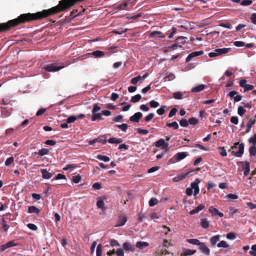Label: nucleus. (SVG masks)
Masks as SVG:
<instances>
[{"label": "nucleus", "instance_id": "nucleus-1", "mask_svg": "<svg viewBox=\"0 0 256 256\" xmlns=\"http://www.w3.org/2000/svg\"><path fill=\"white\" fill-rule=\"evenodd\" d=\"M82 0H62L59 2L58 4V12L63 11L74 6L76 2L82 1Z\"/></svg>", "mask_w": 256, "mask_h": 256}, {"label": "nucleus", "instance_id": "nucleus-2", "mask_svg": "<svg viewBox=\"0 0 256 256\" xmlns=\"http://www.w3.org/2000/svg\"><path fill=\"white\" fill-rule=\"evenodd\" d=\"M188 154L186 152H180L176 153L173 157L170 159L169 162L170 164H175L184 158H185Z\"/></svg>", "mask_w": 256, "mask_h": 256}, {"label": "nucleus", "instance_id": "nucleus-3", "mask_svg": "<svg viewBox=\"0 0 256 256\" xmlns=\"http://www.w3.org/2000/svg\"><path fill=\"white\" fill-rule=\"evenodd\" d=\"M230 50V48H216L213 52H209L208 55L210 58L216 57L222 54L228 53Z\"/></svg>", "mask_w": 256, "mask_h": 256}, {"label": "nucleus", "instance_id": "nucleus-4", "mask_svg": "<svg viewBox=\"0 0 256 256\" xmlns=\"http://www.w3.org/2000/svg\"><path fill=\"white\" fill-rule=\"evenodd\" d=\"M64 68V66H58L57 64L53 63L47 64L44 67V70L46 72H56L62 68Z\"/></svg>", "mask_w": 256, "mask_h": 256}, {"label": "nucleus", "instance_id": "nucleus-5", "mask_svg": "<svg viewBox=\"0 0 256 256\" xmlns=\"http://www.w3.org/2000/svg\"><path fill=\"white\" fill-rule=\"evenodd\" d=\"M244 152V144L240 143L238 146V150L237 152L232 151V154L233 156L240 158L242 157Z\"/></svg>", "mask_w": 256, "mask_h": 256}, {"label": "nucleus", "instance_id": "nucleus-6", "mask_svg": "<svg viewBox=\"0 0 256 256\" xmlns=\"http://www.w3.org/2000/svg\"><path fill=\"white\" fill-rule=\"evenodd\" d=\"M155 146L157 148L162 147L163 149L167 150L168 144L166 142L163 138H160L155 143Z\"/></svg>", "mask_w": 256, "mask_h": 256}, {"label": "nucleus", "instance_id": "nucleus-7", "mask_svg": "<svg viewBox=\"0 0 256 256\" xmlns=\"http://www.w3.org/2000/svg\"><path fill=\"white\" fill-rule=\"evenodd\" d=\"M240 164H242V168L244 170V174L245 176L248 175L250 171V162L246 161L245 162H241Z\"/></svg>", "mask_w": 256, "mask_h": 256}, {"label": "nucleus", "instance_id": "nucleus-8", "mask_svg": "<svg viewBox=\"0 0 256 256\" xmlns=\"http://www.w3.org/2000/svg\"><path fill=\"white\" fill-rule=\"evenodd\" d=\"M132 3V0H129L128 2H125L124 4L118 5L117 8L120 10H129L128 6L130 4L131 5V8H132L134 4Z\"/></svg>", "mask_w": 256, "mask_h": 256}, {"label": "nucleus", "instance_id": "nucleus-9", "mask_svg": "<svg viewBox=\"0 0 256 256\" xmlns=\"http://www.w3.org/2000/svg\"><path fill=\"white\" fill-rule=\"evenodd\" d=\"M199 250L202 254L206 256H208L210 254V250L206 246L204 242H200L199 244Z\"/></svg>", "mask_w": 256, "mask_h": 256}, {"label": "nucleus", "instance_id": "nucleus-10", "mask_svg": "<svg viewBox=\"0 0 256 256\" xmlns=\"http://www.w3.org/2000/svg\"><path fill=\"white\" fill-rule=\"evenodd\" d=\"M203 54L204 52L202 50L192 52L186 58V62H188L190 61L193 58L202 55Z\"/></svg>", "mask_w": 256, "mask_h": 256}, {"label": "nucleus", "instance_id": "nucleus-11", "mask_svg": "<svg viewBox=\"0 0 256 256\" xmlns=\"http://www.w3.org/2000/svg\"><path fill=\"white\" fill-rule=\"evenodd\" d=\"M194 170H190V172H188L186 173L182 174L180 175L177 176L175 177H174L172 179L173 182H178L181 180H184V178H186V177L188 176V174L190 172H192Z\"/></svg>", "mask_w": 256, "mask_h": 256}, {"label": "nucleus", "instance_id": "nucleus-12", "mask_svg": "<svg viewBox=\"0 0 256 256\" xmlns=\"http://www.w3.org/2000/svg\"><path fill=\"white\" fill-rule=\"evenodd\" d=\"M142 116V112H137L130 118V120L132 122H138Z\"/></svg>", "mask_w": 256, "mask_h": 256}, {"label": "nucleus", "instance_id": "nucleus-13", "mask_svg": "<svg viewBox=\"0 0 256 256\" xmlns=\"http://www.w3.org/2000/svg\"><path fill=\"white\" fill-rule=\"evenodd\" d=\"M88 54L95 58H102L104 56L105 54L101 50H96L92 52L88 53Z\"/></svg>", "mask_w": 256, "mask_h": 256}, {"label": "nucleus", "instance_id": "nucleus-14", "mask_svg": "<svg viewBox=\"0 0 256 256\" xmlns=\"http://www.w3.org/2000/svg\"><path fill=\"white\" fill-rule=\"evenodd\" d=\"M200 226L204 229H207L210 226V221L207 218L200 219Z\"/></svg>", "mask_w": 256, "mask_h": 256}, {"label": "nucleus", "instance_id": "nucleus-15", "mask_svg": "<svg viewBox=\"0 0 256 256\" xmlns=\"http://www.w3.org/2000/svg\"><path fill=\"white\" fill-rule=\"evenodd\" d=\"M17 246L14 241H10L4 244H2L0 246V250L2 251L6 250V248Z\"/></svg>", "mask_w": 256, "mask_h": 256}, {"label": "nucleus", "instance_id": "nucleus-16", "mask_svg": "<svg viewBox=\"0 0 256 256\" xmlns=\"http://www.w3.org/2000/svg\"><path fill=\"white\" fill-rule=\"evenodd\" d=\"M122 248L126 251L134 252L135 248L132 244L128 242H124L122 244Z\"/></svg>", "mask_w": 256, "mask_h": 256}, {"label": "nucleus", "instance_id": "nucleus-17", "mask_svg": "<svg viewBox=\"0 0 256 256\" xmlns=\"http://www.w3.org/2000/svg\"><path fill=\"white\" fill-rule=\"evenodd\" d=\"M40 171L44 179H49L52 176V174L49 172L46 169H40Z\"/></svg>", "mask_w": 256, "mask_h": 256}, {"label": "nucleus", "instance_id": "nucleus-18", "mask_svg": "<svg viewBox=\"0 0 256 256\" xmlns=\"http://www.w3.org/2000/svg\"><path fill=\"white\" fill-rule=\"evenodd\" d=\"M127 221L126 217L124 216H120L118 220L116 226H122L125 224Z\"/></svg>", "mask_w": 256, "mask_h": 256}, {"label": "nucleus", "instance_id": "nucleus-19", "mask_svg": "<svg viewBox=\"0 0 256 256\" xmlns=\"http://www.w3.org/2000/svg\"><path fill=\"white\" fill-rule=\"evenodd\" d=\"M220 236L216 235L210 239V242L212 246H214L220 240Z\"/></svg>", "mask_w": 256, "mask_h": 256}, {"label": "nucleus", "instance_id": "nucleus-20", "mask_svg": "<svg viewBox=\"0 0 256 256\" xmlns=\"http://www.w3.org/2000/svg\"><path fill=\"white\" fill-rule=\"evenodd\" d=\"M93 116H92L91 120L94 122L96 120H102L104 118L102 117V113H95L93 114Z\"/></svg>", "mask_w": 256, "mask_h": 256}, {"label": "nucleus", "instance_id": "nucleus-21", "mask_svg": "<svg viewBox=\"0 0 256 256\" xmlns=\"http://www.w3.org/2000/svg\"><path fill=\"white\" fill-rule=\"evenodd\" d=\"M186 39H187V38L183 36H179L176 39V44H178V47H182L184 44L185 41L184 40Z\"/></svg>", "mask_w": 256, "mask_h": 256}, {"label": "nucleus", "instance_id": "nucleus-22", "mask_svg": "<svg viewBox=\"0 0 256 256\" xmlns=\"http://www.w3.org/2000/svg\"><path fill=\"white\" fill-rule=\"evenodd\" d=\"M136 247L142 249L148 246V244L147 242L138 241L136 243Z\"/></svg>", "mask_w": 256, "mask_h": 256}, {"label": "nucleus", "instance_id": "nucleus-23", "mask_svg": "<svg viewBox=\"0 0 256 256\" xmlns=\"http://www.w3.org/2000/svg\"><path fill=\"white\" fill-rule=\"evenodd\" d=\"M204 88L205 86L204 84H200L196 87L193 88L192 89L191 92H200L203 90L204 89Z\"/></svg>", "mask_w": 256, "mask_h": 256}, {"label": "nucleus", "instance_id": "nucleus-24", "mask_svg": "<svg viewBox=\"0 0 256 256\" xmlns=\"http://www.w3.org/2000/svg\"><path fill=\"white\" fill-rule=\"evenodd\" d=\"M108 142L111 144H118L122 142V140L121 138H112L108 140Z\"/></svg>", "mask_w": 256, "mask_h": 256}, {"label": "nucleus", "instance_id": "nucleus-25", "mask_svg": "<svg viewBox=\"0 0 256 256\" xmlns=\"http://www.w3.org/2000/svg\"><path fill=\"white\" fill-rule=\"evenodd\" d=\"M156 34H160V38H164L167 35V32L166 34H162L160 31H153L150 32V36L153 38Z\"/></svg>", "mask_w": 256, "mask_h": 256}, {"label": "nucleus", "instance_id": "nucleus-26", "mask_svg": "<svg viewBox=\"0 0 256 256\" xmlns=\"http://www.w3.org/2000/svg\"><path fill=\"white\" fill-rule=\"evenodd\" d=\"M40 210L35 206H30L28 208V212L30 214H38L40 212Z\"/></svg>", "mask_w": 256, "mask_h": 256}, {"label": "nucleus", "instance_id": "nucleus-27", "mask_svg": "<svg viewBox=\"0 0 256 256\" xmlns=\"http://www.w3.org/2000/svg\"><path fill=\"white\" fill-rule=\"evenodd\" d=\"M200 180L199 178H196L193 182L190 184L191 188L193 190L198 188H199L198 184L200 183Z\"/></svg>", "mask_w": 256, "mask_h": 256}, {"label": "nucleus", "instance_id": "nucleus-28", "mask_svg": "<svg viewBox=\"0 0 256 256\" xmlns=\"http://www.w3.org/2000/svg\"><path fill=\"white\" fill-rule=\"evenodd\" d=\"M96 158L100 160L104 161V162H108L110 160V158L109 157H108L106 156H104L101 154H98L96 156Z\"/></svg>", "mask_w": 256, "mask_h": 256}, {"label": "nucleus", "instance_id": "nucleus-29", "mask_svg": "<svg viewBox=\"0 0 256 256\" xmlns=\"http://www.w3.org/2000/svg\"><path fill=\"white\" fill-rule=\"evenodd\" d=\"M142 98V96L140 94H137L132 97L130 102L136 103L138 102Z\"/></svg>", "mask_w": 256, "mask_h": 256}, {"label": "nucleus", "instance_id": "nucleus-30", "mask_svg": "<svg viewBox=\"0 0 256 256\" xmlns=\"http://www.w3.org/2000/svg\"><path fill=\"white\" fill-rule=\"evenodd\" d=\"M48 152L49 150L48 149L44 148L40 150L38 152H36L35 154H38L40 156H44V155L48 154Z\"/></svg>", "mask_w": 256, "mask_h": 256}, {"label": "nucleus", "instance_id": "nucleus-31", "mask_svg": "<svg viewBox=\"0 0 256 256\" xmlns=\"http://www.w3.org/2000/svg\"><path fill=\"white\" fill-rule=\"evenodd\" d=\"M196 252V250H191L190 249H184V250L183 254L185 256H192L195 254Z\"/></svg>", "mask_w": 256, "mask_h": 256}, {"label": "nucleus", "instance_id": "nucleus-32", "mask_svg": "<svg viewBox=\"0 0 256 256\" xmlns=\"http://www.w3.org/2000/svg\"><path fill=\"white\" fill-rule=\"evenodd\" d=\"M255 120H250L246 124L247 130L246 132L248 133L251 130L252 125L254 124Z\"/></svg>", "mask_w": 256, "mask_h": 256}, {"label": "nucleus", "instance_id": "nucleus-33", "mask_svg": "<svg viewBox=\"0 0 256 256\" xmlns=\"http://www.w3.org/2000/svg\"><path fill=\"white\" fill-rule=\"evenodd\" d=\"M186 241L194 245L199 246L200 243V240L196 238L187 239Z\"/></svg>", "mask_w": 256, "mask_h": 256}, {"label": "nucleus", "instance_id": "nucleus-34", "mask_svg": "<svg viewBox=\"0 0 256 256\" xmlns=\"http://www.w3.org/2000/svg\"><path fill=\"white\" fill-rule=\"evenodd\" d=\"M158 200L155 198H152L148 202L149 206L150 207H153V206H155L156 204H158Z\"/></svg>", "mask_w": 256, "mask_h": 256}, {"label": "nucleus", "instance_id": "nucleus-35", "mask_svg": "<svg viewBox=\"0 0 256 256\" xmlns=\"http://www.w3.org/2000/svg\"><path fill=\"white\" fill-rule=\"evenodd\" d=\"M96 206L99 208L103 209L104 208V203L102 198H98L96 202Z\"/></svg>", "mask_w": 256, "mask_h": 256}, {"label": "nucleus", "instance_id": "nucleus-36", "mask_svg": "<svg viewBox=\"0 0 256 256\" xmlns=\"http://www.w3.org/2000/svg\"><path fill=\"white\" fill-rule=\"evenodd\" d=\"M208 211L212 216H217L218 210L217 208H214L213 206H210L208 208Z\"/></svg>", "mask_w": 256, "mask_h": 256}, {"label": "nucleus", "instance_id": "nucleus-37", "mask_svg": "<svg viewBox=\"0 0 256 256\" xmlns=\"http://www.w3.org/2000/svg\"><path fill=\"white\" fill-rule=\"evenodd\" d=\"M96 140L98 141V142H100L102 144H105L107 142L106 138V135L98 136Z\"/></svg>", "mask_w": 256, "mask_h": 256}, {"label": "nucleus", "instance_id": "nucleus-38", "mask_svg": "<svg viewBox=\"0 0 256 256\" xmlns=\"http://www.w3.org/2000/svg\"><path fill=\"white\" fill-rule=\"evenodd\" d=\"M170 34L168 36V38H173V37H174V35L176 34V32H177V29H176V28H175V27H172V28H171V29H170ZM170 32V30H169V31H168V32H167V33H168V32Z\"/></svg>", "mask_w": 256, "mask_h": 256}, {"label": "nucleus", "instance_id": "nucleus-39", "mask_svg": "<svg viewBox=\"0 0 256 256\" xmlns=\"http://www.w3.org/2000/svg\"><path fill=\"white\" fill-rule=\"evenodd\" d=\"M249 152L250 156H254L256 154V146L252 145L249 148Z\"/></svg>", "mask_w": 256, "mask_h": 256}, {"label": "nucleus", "instance_id": "nucleus-40", "mask_svg": "<svg viewBox=\"0 0 256 256\" xmlns=\"http://www.w3.org/2000/svg\"><path fill=\"white\" fill-rule=\"evenodd\" d=\"M175 78L174 75L172 73L166 72L164 78L165 80H171Z\"/></svg>", "mask_w": 256, "mask_h": 256}, {"label": "nucleus", "instance_id": "nucleus-41", "mask_svg": "<svg viewBox=\"0 0 256 256\" xmlns=\"http://www.w3.org/2000/svg\"><path fill=\"white\" fill-rule=\"evenodd\" d=\"M102 246L101 244H98L96 248V256H102Z\"/></svg>", "mask_w": 256, "mask_h": 256}, {"label": "nucleus", "instance_id": "nucleus-42", "mask_svg": "<svg viewBox=\"0 0 256 256\" xmlns=\"http://www.w3.org/2000/svg\"><path fill=\"white\" fill-rule=\"evenodd\" d=\"M166 126L169 128H173L174 130L178 128V124L176 122L172 123H166Z\"/></svg>", "mask_w": 256, "mask_h": 256}, {"label": "nucleus", "instance_id": "nucleus-43", "mask_svg": "<svg viewBox=\"0 0 256 256\" xmlns=\"http://www.w3.org/2000/svg\"><path fill=\"white\" fill-rule=\"evenodd\" d=\"M182 93L180 92H175L173 94V97L176 100L182 99Z\"/></svg>", "mask_w": 256, "mask_h": 256}, {"label": "nucleus", "instance_id": "nucleus-44", "mask_svg": "<svg viewBox=\"0 0 256 256\" xmlns=\"http://www.w3.org/2000/svg\"><path fill=\"white\" fill-rule=\"evenodd\" d=\"M217 246L218 248H228L229 245L225 241L222 240L217 244Z\"/></svg>", "mask_w": 256, "mask_h": 256}, {"label": "nucleus", "instance_id": "nucleus-45", "mask_svg": "<svg viewBox=\"0 0 256 256\" xmlns=\"http://www.w3.org/2000/svg\"><path fill=\"white\" fill-rule=\"evenodd\" d=\"M2 229L4 230V232H7L10 227L8 224L6 223V222L4 218L2 219Z\"/></svg>", "mask_w": 256, "mask_h": 256}, {"label": "nucleus", "instance_id": "nucleus-46", "mask_svg": "<svg viewBox=\"0 0 256 256\" xmlns=\"http://www.w3.org/2000/svg\"><path fill=\"white\" fill-rule=\"evenodd\" d=\"M246 110L242 106H239L238 109V114L240 116H242L243 115L245 114Z\"/></svg>", "mask_w": 256, "mask_h": 256}, {"label": "nucleus", "instance_id": "nucleus-47", "mask_svg": "<svg viewBox=\"0 0 256 256\" xmlns=\"http://www.w3.org/2000/svg\"><path fill=\"white\" fill-rule=\"evenodd\" d=\"M166 108V106H162L160 108L156 110V113L160 115H162L165 112V108Z\"/></svg>", "mask_w": 256, "mask_h": 256}, {"label": "nucleus", "instance_id": "nucleus-48", "mask_svg": "<svg viewBox=\"0 0 256 256\" xmlns=\"http://www.w3.org/2000/svg\"><path fill=\"white\" fill-rule=\"evenodd\" d=\"M226 198L230 200H232L238 198V196L234 194H229L226 195Z\"/></svg>", "mask_w": 256, "mask_h": 256}, {"label": "nucleus", "instance_id": "nucleus-49", "mask_svg": "<svg viewBox=\"0 0 256 256\" xmlns=\"http://www.w3.org/2000/svg\"><path fill=\"white\" fill-rule=\"evenodd\" d=\"M118 128H120L122 132H126L128 129V126L126 124H122L116 126Z\"/></svg>", "mask_w": 256, "mask_h": 256}, {"label": "nucleus", "instance_id": "nucleus-50", "mask_svg": "<svg viewBox=\"0 0 256 256\" xmlns=\"http://www.w3.org/2000/svg\"><path fill=\"white\" fill-rule=\"evenodd\" d=\"M81 180V176L79 174L74 176L72 177V180L75 184L78 183Z\"/></svg>", "mask_w": 256, "mask_h": 256}, {"label": "nucleus", "instance_id": "nucleus-51", "mask_svg": "<svg viewBox=\"0 0 256 256\" xmlns=\"http://www.w3.org/2000/svg\"><path fill=\"white\" fill-rule=\"evenodd\" d=\"M140 80H141V76L139 75L132 78L130 80V82L133 84H136Z\"/></svg>", "mask_w": 256, "mask_h": 256}, {"label": "nucleus", "instance_id": "nucleus-52", "mask_svg": "<svg viewBox=\"0 0 256 256\" xmlns=\"http://www.w3.org/2000/svg\"><path fill=\"white\" fill-rule=\"evenodd\" d=\"M249 254L252 256H256V244L251 246V250L249 252Z\"/></svg>", "mask_w": 256, "mask_h": 256}, {"label": "nucleus", "instance_id": "nucleus-53", "mask_svg": "<svg viewBox=\"0 0 256 256\" xmlns=\"http://www.w3.org/2000/svg\"><path fill=\"white\" fill-rule=\"evenodd\" d=\"M14 158L13 157L10 156L6 159V160L5 162V165L6 166H10L12 163L14 162Z\"/></svg>", "mask_w": 256, "mask_h": 256}, {"label": "nucleus", "instance_id": "nucleus-54", "mask_svg": "<svg viewBox=\"0 0 256 256\" xmlns=\"http://www.w3.org/2000/svg\"><path fill=\"white\" fill-rule=\"evenodd\" d=\"M180 124L181 126L186 128L188 125V122L186 119H182L180 122Z\"/></svg>", "mask_w": 256, "mask_h": 256}, {"label": "nucleus", "instance_id": "nucleus-55", "mask_svg": "<svg viewBox=\"0 0 256 256\" xmlns=\"http://www.w3.org/2000/svg\"><path fill=\"white\" fill-rule=\"evenodd\" d=\"M110 245L111 246H120V244L118 243V242L114 239H110Z\"/></svg>", "mask_w": 256, "mask_h": 256}, {"label": "nucleus", "instance_id": "nucleus-56", "mask_svg": "<svg viewBox=\"0 0 256 256\" xmlns=\"http://www.w3.org/2000/svg\"><path fill=\"white\" fill-rule=\"evenodd\" d=\"M236 236V234L234 232H229L226 236V238L229 240H234Z\"/></svg>", "mask_w": 256, "mask_h": 256}, {"label": "nucleus", "instance_id": "nucleus-57", "mask_svg": "<svg viewBox=\"0 0 256 256\" xmlns=\"http://www.w3.org/2000/svg\"><path fill=\"white\" fill-rule=\"evenodd\" d=\"M230 214L232 216L234 214L240 213V210L238 209H236L234 208L231 207L230 208Z\"/></svg>", "mask_w": 256, "mask_h": 256}, {"label": "nucleus", "instance_id": "nucleus-58", "mask_svg": "<svg viewBox=\"0 0 256 256\" xmlns=\"http://www.w3.org/2000/svg\"><path fill=\"white\" fill-rule=\"evenodd\" d=\"M77 119L78 117H76V116H71L67 118L66 122L68 124H70L74 122Z\"/></svg>", "mask_w": 256, "mask_h": 256}, {"label": "nucleus", "instance_id": "nucleus-59", "mask_svg": "<svg viewBox=\"0 0 256 256\" xmlns=\"http://www.w3.org/2000/svg\"><path fill=\"white\" fill-rule=\"evenodd\" d=\"M150 106L152 108H156L158 107L160 105L159 103L158 102L155 101L154 100H151L150 102Z\"/></svg>", "mask_w": 256, "mask_h": 256}, {"label": "nucleus", "instance_id": "nucleus-60", "mask_svg": "<svg viewBox=\"0 0 256 256\" xmlns=\"http://www.w3.org/2000/svg\"><path fill=\"white\" fill-rule=\"evenodd\" d=\"M252 4V0H243L240 2V5L243 6H247Z\"/></svg>", "mask_w": 256, "mask_h": 256}, {"label": "nucleus", "instance_id": "nucleus-61", "mask_svg": "<svg viewBox=\"0 0 256 256\" xmlns=\"http://www.w3.org/2000/svg\"><path fill=\"white\" fill-rule=\"evenodd\" d=\"M248 142L252 144L254 146L256 144V134H254V136L250 137L248 139Z\"/></svg>", "mask_w": 256, "mask_h": 256}, {"label": "nucleus", "instance_id": "nucleus-62", "mask_svg": "<svg viewBox=\"0 0 256 256\" xmlns=\"http://www.w3.org/2000/svg\"><path fill=\"white\" fill-rule=\"evenodd\" d=\"M100 110V107L98 106L97 104H94V108L92 110V114L96 113Z\"/></svg>", "mask_w": 256, "mask_h": 256}, {"label": "nucleus", "instance_id": "nucleus-63", "mask_svg": "<svg viewBox=\"0 0 256 256\" xmlns=\"http://www.w3.org/2000/svg\"><path fill=\"white\" fill-rule=\"evenodd\" d=\"M154 113H150L145 117V120L146 122H150L154 118Z\"/></svg>", "mask_w": 256, "mask_h": 256}, {"label": "nucleus", "instance_id": "nucleus-64", "mask_svg": "<svg viewBox=\"0 0 256 256\" xmlns=\"http://www.w3.org/2000/svg\"><path fill=\"white\" fill-rule=\"evenodd\" d=\"M117 256H124V252L122 249L118 248L116 252Z\"/></svg>", "mask_w": 256, "mask_h": 256}]
</instances>
